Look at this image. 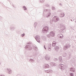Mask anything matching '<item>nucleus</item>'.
Instances as JSON below:
<instances>
[{"mask_svg":"<svg viewBox=\"0 0 76 76\" xmlns=\"http://www.w3.org/2000/svg\"><path fill=\"white\" fill-rule=\"evenodd\" d=\"M43 30L45 31H47L48 30V27H45L44 28Z\"/></svg>","mask_w":76,"mask_h":76,"instance_id":"nucleus-1","label":"nucleus"},{"mask_svg":"<svg viewBox=\"0 0 76 76\" xmlns=\"http://www.w3.org/2000/svg\"><path fill=\"white\" fill-rule=\"evenodd\" d=\"M50 35H51V36L52 37H54V33L53 32H50Z\"/></svg>","mask_w":76,"mask_h":76,"instance_id":"nucleus-2","label":"nucleus"},{"mask_svg":"<svg viewBox=\"0 0 76 76\" xmlns=\"http://www.w3.org/2000/svg\"><path fill=\"white\" fill-rule=\"evenodd\" d=\"M70 70L71 71H72V72H75V69L72 68H71Z\"/></svg>","mask_w":76,"mask_h":76,"instance_id":"nucleus-3","label":"nucleus"},{"mask_svg":"<svg viewBox=\"0 0 76 76\" xmlns=\"http://www.w3.org/2000/svg\"><path fill=\"white\" fill-rule=\"evenodd\" d=\"M23 8L24 9V10H27V9L26 8V7H25V6H23Z\"/></svg>","mask_w":76,"mask_h":76,"instance_id":"nucleus-4","label":"nucleus"},{"mask_svg":"<svg viewBox=\"0 0 76 76\" xmlns=\"http://www.w3.org/2000/svg\"><path fill=\"white\" fill-rule=\"evenodd\" d=\"M59 49V48H58V47H57L56 48V50H58Z\"/></svg>","mask_w":76,"mask_h":76,"instance_id":"nucleus-5","label":"nucleus"},{"mask_svg":"<svg viewBox=\"0 0 76 76\" xmlns=\"http://www.w3.org/2000/svg\"><path fill=\"white\" fill-rule=\"evenodd\" d=\"M70 76H73V74L72 73H71L70 74Z\"/></svg>","mask_w":76,"mask_h":76,"instance_id":"nucleus-6","label":"nucleus"},{"mask_svg":"<svg viewBox=\"0 0 76 76\" xmlns=\"http://www.w3.org/2000/svg\"><path fill=\"white\" fill-rule=\"evenodd\" d=\"M25 35V34H22V37H23V36H24Z\"/></svg>","mask_w":76,"mask_h":76,"instance_id":"nucleus-7","label":"nucleus"},{"mask_svg":"<svg viewBox=\"0 0 76 76\" xmlns=\"http://www.w3.org/2000/svg\"><path fill=\"white\" fill-rule=\"evenodd\" d=\"M49 59H49V58H47L46 59V60H49Z\"/></svg>","mask_w":76,"mask_h":76,"instance_id":"nucleus-8","label":"nucleus"},{"mask_svg":"<svg viewBox=\"0 0 76 76\" xmlns=\"http://www.w3.org/2000/svg\"><path fill=\"white\" fill-rule=\"evenodd\" d=\"M54 42H53V44H56L55 43H54Z\"/></svg>","mask_w":76,"mask_h":76,"instance_id":"nucleus-9","label":"nucleus"},{"mask_svg":"<svg viewBox=\"0 0 76 76\" xmlns=\"http://www.w3.org/2000/svg\"><path fill=\"white\" fill-rule=\"evenodd\" d=\"M44 47L45 49H46V48H45V46H44Z\"/></svg>","mask_w":76,"mask_h":76,"instance_id":"nucleus-10","label":"nucleus"},{"mask_svg":"<svg viewBox=\"0 0 76 76\" xmlns=\"http://www.w3.org/2000/svg\"><path fill=\"white\" fill-rule=\"evenodd\" d=\"M49 49L50 50H51V49L50 48H49Z\"/></svg>","mask_w":76,"mask_h":76,"instance_id":"nucleus-11","label":"nucleus"},{"mask_svg":"<svg viewBox=\"0 0 76 76\" xmlns=\"http://www.w3.org/2000/svg\"><path fill=\"white\" fill-rule=\"evenodd\" d=\"M37 41H38V40H37Z\"/></svg>","mask_w":76,"mask_h":76,"instance_id":"nucleus-12","label":"nucleus"},{"mask_svg":"<svg viewBox=\"0 0 76 76\" xmlns=\"http://www.w3.org/2000/svg\"><path fill=\"white\" fill-rule=\"evenodd\" d=\"M60 38H61V37H60Z\"/></svg>","mask_w":76,"mask_h":76,"instance_id":"nucleus-13","label":"nucleus"},{"mask_svg":"<svg viewBox=\"0 0 76 76\" xmlns=\"http://www.w3.org/2000/svg\"><path fill=\"white\" fill-rule=\"evenodd\" d=\"M61 35H62V34H61Z\"/></svg>","mask_w":76,"mask_h":76,"instance_id":"nucleus-14","label":"nucleus"}]
</instances>
